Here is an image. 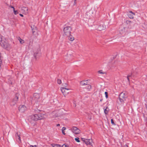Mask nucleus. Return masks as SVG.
Wrapping results in <instances>:
<instances>
[{"mask_svg":"<svg viewBox=\"0 0 147 147\" xmlns=\"http://www.w3.org/2000/svg\"><path fill=\"white\" fill-rule=\"evenodd\" d=\"M44 114L41 113L35 114L34 115H31L29 117V120L30 122L32 123V121H36L43 119L44 117Z\"/></svg>","mask_w":147,"mask_h":147,"instance_id":"obj_1","label":"nucleus"},{"mask_svg":"<svg viewBox=\"0 0 147 147\" xmlns=\"http://www.w3.org/2000/svg\"><path fill=\"white\" fill-rule=\"evenodd\" d=\"M71 28L69 26H66L64 28L63 32L64 36H69L70 35Z\"/></svg>","mask_w":147,"mask_h":147,"instance_id":"obj_2","label":"nucleus"},{"mask_svg":"<svg viewBox=\"0 0 147 147\" xmlns=\"http://www.w3.org/2000/svg\"><path fill=\"white\" fill-rule=\"evenodd\" d=\"M0 45L2 47L7 49H8L10 48V45L5 38H3L2 42L1 43Z\"/></svg>","mask_w":147,"mask_h":147,"instance_id":"obj_3","label":"nucleus"},{"mask_svg":"<svg viewBox=\"0 0 147 147\" xmlns=\"http://www.w3.org/2000/svg\"><path fill=\"white\" fill-rule=\"evenodd\" d=\"M34 56L35 59L37 60L41 55L40 47L38 46V47L34 51Z\"/></svg>","mask_w":147,"mask_h":147,"instance_id":"obj_4","label":"nucleus"},{"mask_svg":"<svg viewBox=\"0 0 147 147\" xmlns=\"http://www.w3.org/2000/svg\"><path fill=\"white\" fill-rule=\"evenodd\" d=\"M18 98L19 94L18 93H16V94L15 96L13 99L12 100L11 102V105L12 106H14L17 103L18 101Z\"/></svg>","mask_w":147,"mask_h":147,"instance_id":"obj_5","label":"nucleus"},{"mask_svg":"<svg viewBox=\"0 0 147 147\" xmlns=\"http://www.w3.org/2000/svg\"><path fill=\"white\" fill-rule=\"evenodd\" d=\"M31 27L33 35L37 36L38 35V29L37 27L34 25H32Z\"/></svg>","mask_w":147,"mask_h":147,"instance_id":"obj_6","label":"nucleus"},{"mask_svg":"<svg viewBox=\"0 0 147 147\" xmlns=\"http://www.w3.org/2000/svg\"><path fill=\"white\" fill-rule=\"evenodd\" d=\"M40 98V95L39 94L34 93V97L33 98L32 101L33 102L34 101L36 102H38L39 101L38 100Z\"/></svg>","mask_w":147,"mask_h":147,"instance_id":"obj_7","label":"nucleus"},{"mask_svg":"<svg viewBox=\"0 0 147 147\" xmlns=\"http://www.w3.org/2000/svg\"><path fill=\"white\" fill-rule=\"evenodd\" d=\"M127 97V96L125 95V93L123 92L121 93L119 95V98L121 102H123L125 100V98Z\"/></svg>","mask_w":147,"mask_h":147,"instance_id":"obj_8","label":"nucleus"},{"mask_svg":"<svg viewBox=\"0 0 147 147\" xmlns=\"http://www.w3.org/2000/svg\"><path fill=\"white\" fill-rule=\"evenodd\" d=\"M51 115L53 118L60 117L62 115L60 114L59 112L54 111L51 114Z\"/></svg>","mask_w":147,"mask_h":147,"instance_id":"obj_9","label":"nucleus"},{"mask_svg":"<svg viewBox=\"0 0 147 147\" xmlns=\"http://www.w3.org/2000/svg\"><path fill=\"white\" fill-rule=\"evenodd\" d=\"M72 132L75 134H78L80 133V131L77 127H73L71 129Z\"/></svg>","mask_w":147,"mask_h":147,"instance_id":"obj_10","label":"nucleus"},{"mask_svg":"<svg viewBox=\"0 0 147 147\" xmlns=\"http://www.w3.org/2000/svg\"><path fill=\"white\" fill-rule=\"evenodd\" d=\"M61 91L64 96L66 95L69 93V92L67 91L70 90L69 89L67 88H66L62 87L61 88Z\"/></svg>","mask_w":147,"mask_h":147,"instance_id":"obj_11","label":"nucleus"},{"mask_svg":"<svg viewBox=\"0 0 147 147\" xmlns=\"http://www.w3.org/2000/svg\"><path fill=\"white\" fill-rule=\"evenodd\" d=\"M19 110L21 112H24L26 110V106L24 105H20L19 107Z\"/></svg>","mask_w":147,"mask_h":147,"instance_id":"obj_12","label":"nucleus"},{"mask_svg":"<svg viewBox=\"0 0 147 147\" xmlns=\"http://www.w3.org/2000/svg\"><path fill=\"white\" fill-rule=\"evenodd\" d=\"M106 28V26L104 24H101L99 25L98 28V29L100 31L105 30Z\"/></svg>","mask_w":147,"mask_h":147,"instance_id":"obj_13","label":"nucleus"},{"mask_svg":"<svg viewBox=\"0 0 147 147\" xmlns=\"http://www.w3.org/2000/svg\"><path fill=\"white\" fill-rule=\"evenodd\" d=\"M134 13L133 12L131 11H129V13L128 14V17L130 19L133 18L134 17Z\"/></svg>","mask_w":147,"mask_h":147,"instance_id":"obj_14","label":"nucleus"},{"mask_svg":"<svg viewBox=\"0 0 147 147\" xmlns=\"http://www.w3.org/2000/svg\"><path fill=\"white\" fill-rule=\"evenodd\" d=\"M16 136L17 141L19 143H20L21 142V138L20 137V135L18 134V132H17L16 134Z\"/></svg>","mask_w":147,"mask_h":147,"instance_id":"obj_15","label":"nucleus"},{"mask_svg":"<svg viewBox=\"0 0 147 147\" xmlns=\"http://www.w3.org/2000/svg\"><path fill=\"white\" fill-rule=\"evenodd\" d=\"M92 142V139H86L84 142L87 145H91Z\"/></svg>","mask_w":147,"mask_h":147,"instance_id":"obj_16","label":"nucleus"},{"mask_svg":"<svg viewBox=\"0 0 147 147\" xmlns=\"http://www.w3.org/2000/svg\"><path fill=\"white\" fill-rule=\"evenodd\" d=\"M28 10V8L25 7H23L22 8V11H24L25 13H27V11Z\"/></svg>","mask_w":147,"mask_h":147,"instance_id":"obj_17","label":"nucleus"},{"mask_svg":"<svg viewBox=\"0 0 147 147\" xmlns=\"http://www.w3.org/2000/svg\"><path fill=\"white\" fill-rule=\"evenodd\" d=\"M80 84L82 86L87 85L88 84L87 82H86L85 81H81L80 83Z\"/></svg>","mask_w":147,"mask_h":147,"instance_id":"obj_18","label":"nucleus"},{"mask_svg":"<svg viewBox=\"0 0 147 147\" xmlns=\"http://www.w3.org/2000/svg\"><path fill=\"white\" fill-rule=\"evenodd\" d=\"M67 36L69 37L68 39L71 41H72L74 39V38L73 37L71 34L69 36Z\"/></svg>","mask_w":147,"mask_h":147,"instance_id":"obj_19","label":"nucleus"},{"mask_svg":"<svg viewBox=\"0 0 147 147\" xmlns=\"http://www.w3.org/2000/svg\"><path fill=\"white\" fill-rule=\"evenodd\" d=\"M107 108H108V107H106V108L105 109L104 108V113L105 114H107L108 113L109 110H107Z\"/></svg>","mask_w":147,"mask_h":147,"instance_id":"obj_20","label":"nucleus"},{"mask_svg":"<svg viewBox=\"0 0 147 147\" xmlns=\"http://www.w3.org/2000/svg\"><path fill=\"white\" fill-rule=\"evenodd\" d=\"M3 38H5L3 37L1 35H0V44H1V43L2 42V41L3 40Z\"/></svg>","mask_w":147,"mask_h":147,"instance_id":"obj_21","label":"nucleus"},{"mask_svg":"<svg viewBox=\"0 0 147 147\" xmlns=\"http://www.w3.org/2000/svg\"><path fill=\"white\" fill-rule=\"evenodd\" d=\"M19 39L20 42V43L21 44H23L24 43V40L21 38H20V37L19 38Z\"/></svg>","mask_w":147,"mask_h":147,"instance_id":"obj_22","label":"nucleus"},{"mask_svg":"<svg viewBox=\"0 0 147 147\" xmlns=\"http://www.w3.org/2000/svg\"><path fill=\"white\" fill-rule=\"evenodd\" d=\"M91 87L90 85L88 84L86 88L88 89H90L91 88Z\"/></svg>","mask_w":147,"mask_h":147,"instance_id":"obj_23","label":"nucleus"},{"mask_svg":"<svg viewBox=\"0 0 147 147\" xmlns=\"http://www.w3.org/2000/svg\"><path fill=\"white\" fill-rule=\"evenodd\" d=\"M53 147H62V146L61 145L57 144H54V146H53Z\"/></svg>","mask_w":147,"mask_h":147,"instance_id":"obj_24","label":"nucleus"},{"mask_svg":"<svg viewBox=\"0 0 147 147\" xmlns=\"http://www.w3.org/2000/svg\"><path fill=\"white\" fill-rule=\"evenodd\" d=\"M98 73H99V74H103L105 73V72H103L102 71V70H99L98 71Z\"/></svg>","mask_w":147,"mask_h":147,"instance_id":"obj_25","label":"nucleus"},{"mask_svg":"<svg viewBox=\"0 0 147 147\" xmlns=\"http://www.w3.org/2000/svg\"><path fill=\"white\" fill-rule=\"evenodd\" d=\"M13 12L15 15H16L18 13V11L17 10H15V9L13 10Z\"/></svg>","mask_w":147,"mask_h":147,"instance_id":"obj_26","label":"nucleus"},{"mask_svg":"<svg viewBox=\"0 0 147 147\" xmlns=\"http://www.w3.org/2000/svg\"><path fill=\"white\" fill-rule=\"evenodd\" d=\"M57 82L59 84H60L61 83V80L60 79H58L57 80Z\"/></svg>","mask_w":147,"mask_h":147,"instance_id":"obj_27","label":"nucleus"},{"mask_svg":"<svg viewBox=\"0 0 147 147\" xmlns=\"http://www.w3.org/2000/svg\"><path fill=\"white\" fill-rule=\"evenodd\" d=\"M126 23L127 24H130L131 23V22L129 20H127L126 21Z\"/></svg>","mask_w":147,"mask_h":147,"instance_id":"obj_28","label":"nucleus"},{"mask_svg":"<svg viewBox=\"0 0 147 147\" xmlns=\"http://www.w3.org/2000/svg\"><path fill=\"white\" fill-rule=\"evenodd\" d=\"M105 95L106 97L107 98L108 97V92H105Z\"/></svg>","mask_w":147,"mask_h":147,"instance_id":"obj_29","label":"nucleus"},{"mask_svg":"<svg viewBox=\"0 0 147 147\" xmlns=\"http://www.w3.org/2000/svg\"><path fill=\"white\" fill-rule=\"evenodd\" d=\"M75 140L77 142H80V140H79V138H75Z\"/></svg>","mask_w":147,"mask_h":147,"instance_id":"obj_30","label":"nucleus"},{"mask_svg":"<svg viewBox=\"0 0 147 147\" xmlns=\"http://www.w3.org/2000/svg\"><path fill=\"white\" fill-rule=\"evenodd\" d=\"M111 123L113 125H115V124L114 123V121L113 120V119H111Z\"/></svg>","mask_w":147,"mask_h":147,"instance_id":"obj_31","label":"nucleus"},{"mask_svg":"<svg viewBox=\"0 0 147 147\" xmlns=\"http://www.w3.org/2000/svg\"><path fill=\"white\" fill-rule=\"evenodd\" d=\"M131 77V75H128L127 76V79L128 81L129 82V77Z\"/></svg>","mask_w":147,"mask_h":147,"instance_id":"obj_32","label":"nucleus"},{"mask_svg":"<svg viewBox=\"0 0 147 147\" xmlns=\"http://www.w3.org/2000/svg\"><path fill=\"white\" fill-rule=\"evenodd\" d=\"M66 129V128L65 127H63L62 129V131H64Z\"/></svg>","mask_w":147,"mask_h":147,"instance_id":"obj_33","label":"nucleus"},{"mask_svg":"<svg viewBox=\"0 0 147 147\" xmlns=\"http://www.w3.org/2000/svg\"><path fill=\"white\" fill-rule=\"evenodd\" d=\"M62 147H68L66 145H65V144H64L62 145Z\"/></svg>","mask_w":147,"mask_h":147,"instance_id":"obj_34","label":"nucleus"},{"mask_svg":"<svg viewBox=\"0 0 147 147\" xmlns=\"http://www.w3.org/2000/svg\"><path fill=\"white\" fill-rule=\"evenodd\" d=\"M81 139L82 140V141H83L84 142H85V141L86 139H85V138H81Z\"/></svg>","mask_w":147,"mask_h":147,"instance_id":"obj_35","label":"nucleus"},{"mask_svg":"<svg viewBox=\"0 0 147 147\" xmlns=\"http://www.w3.org/2000/svg\"><path fill=\"white\" fill-rule=\"evenodd\" d=\"M63 86H65L66 87V86H67V83H64V84H63Z\"/></svg>","mask_w":147,"mask_h":147,"instance_id":"obj_36","label":"nucleus"},{"mask_svg":"<svg viewBox=\"0 0 147 147\" xmlns=\"http://www.w3.org/2000/svg\"><path fill=\"white\" fill-rule=\"evenodd\" d=\"M10 7H11V8H13V10H14V9H15V8H14V7L13 6H11V5L10 6Z\"/></svg>","mask_w":147,"mask_h":147,"instance_id":"obj_37","label":"nucleus"},{"mask_svg":"<svg viewBox=\"0 0 147 147\" xmlns=\"http://www.w3.org/2000/svg\"><path fill=\"white\" fill-rule=\"evenodd\" d=\"M36 145H34L33 146V145H31L30 146V147H36Z\"/></svg>","mask_w":147,"mask_h":147,"instance_id":"obj_38","label":"nucleus"},{"mask_svg":"<svg viewBox=\"0 0 147 147\" xmlns=\"http://www.w3.org/2000/svg\"><path fill=\"white\" fill-rule=\"evenodd\" d=\"M19 15L20 16H21V17H23V15L22 14L20 13L19 14Z\"/></svg>","mask_w":147,"mask_h":147,"instance_id":"obj_39","label":"nucleus"},{"mask_svg":"<svg viewBox=\"0 0 147 147\" xmlns=\"http://www.w3.org/2000/svg\"><path fill=\"white\" fill-rule=\"evenodd\" d=\"M62 133L63 135H65V133L64 131H62Z\"/></svg>","mask_w":147,"mask_h":147,"instance_id":"obj_40","label":"nucleus"},{"mask_svg":"<svg viewBox=\"0 0 147 147\" xmlns=\"http://www.w3.org/2000/svg\"><path fill=\"white\" fill-rule=\"evenodd\" d=\"M60 126V125L59 124H57V126Z\"/></svg>","mask_w":147,"mask_h":147,"instance_id":"obj_41","label":"nucleus"},{"mask_svg":"<svg viewBox=\"0 0 147 147\" xmlns=\"http://www.w3.org/2000/svg\"><path fill=\"white\" fill-rule=\"evenodd\" d=\"M103 100V99H101L100 100V102H102V101Z\"/></svg>","mask_w":147,"mask_h":147,"instance_id":"obj_42","label":"nucleus"},{"mask_svg":"<svg viewBox=\"0 0 147 147\" xmlns=\"http://www.w3.org/2000/svg\"><path fill=\"white\" fill-rule=\"evenodd\" d=\"M74 1H74V3H75V2H75V1H76V0H74Z\"/></svg>","mask_w":147,"mask_h":147,"instance_id":"obj_43","label":"nucleus"},{"mask_svg":"<svg viewBox=\"0 0 147 147\" xmlns=\"http://www.w3.org/2000/svg\"><path fill=\"white\" fill-rule=\"evenodd\" d=\"M78 13H77V14H78Z\"/></svg>","mask_w":147,"mask_h":147,"instance_id":"obj_44","label":"nucleus"},{"mask_svg":"<svg viewBox=\"0 0 147 147\" xmlns=\"http://www.w3.org/2000/svg\"><path fill=\"white\" fill-rule=\"evenodd\" d=\"M146 108H147V106H146Z\"/></svg>","mask_w":147,"mask_h":147,"instance_id":"obj_45","label":"nucleus"}]
</instances>
